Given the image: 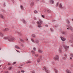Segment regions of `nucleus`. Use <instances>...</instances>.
I'll use <instances>...</instances> for the list:
<instances>
[{
    "mask_svg": "<svg viewBox=\"0 0 73 73\" xmlns=\"http://www.w3.org/2000/svg\"><path fill=\"white\" fill-rule=\"evenodd\" d=\"M61 39L62 41H64L66 40L65 38H63L62 37H61Z\"/></svg>",
    "mask_w": 73,
    "mask_h": 73,
    "instance_id": "nucleus-12",
    "label": "nucleus"
},
{
    "mask_svg": "<svg viewBox=\"0 0 73 73\" xmlns=\"http://www.w3.org/2000/svg\"><path fill=\"white\" fill-rule=\"evenodd\" d=\"M20 40L21 41H22V39H20Z\"/></svg>",
    "mask_w": 73,
    "mask_h": 73,
    "instance_id": "nucleus-52",
    "label": "nucleus"
},
{
    "mask_svg": "<svg viewBox=\"0 0 73 73\" xmlns=\"http://www.w3.org/2000/svg\"><path fill=\"white\" fill-rule=\"evenodd\" d=\"M36 1H39V0H36Z\"/></svg>",
    "mask_w": 73,
    "mask_h": 73,
    "instance_id": "nucleus-54",
    "label": "nucleus"
},
{
    "mask_svg": "<svg viewBox=\"0 0 73 73\" xmlns=\"http://www.w3.org/2000/svg\"><path fill=\"white\" fill-rule=\"evenodd\" d=\"M42 58V56L41 55H40V59H41Z\"/></svg>",
    "mask_w": 73,
    "mask_h": 73,
    "instance_id": "nucleus-31",
    "label": "nucleus"
},
{
    "mask_svg": "<svg viewBox=\"0 0 73 73\" xmlns=\"http://www.w3.org/2000/svg\"><path fill=\"white\" fill-rule=\"evenodd\" d=\"M8 73V72H5V73Z\"/></svg>",
    "mask_w": 73,
    "mask_h": 73,
    "instance_id": "nucleus-56",
    "label": "nucleus"
},
{
    "mask_svg": "<svg viewBox=\"0 0 73 73\" xmlns=\"http://www.w3.org/2000/svg\"><path fill=\"white\" fill-rule=\"evenodd\" d=\"M16 51H17V52H18V53L19 52V51L17 50Z\"/></svg>",
    "mask_w": 73,
    "mask_h": 73,
    "instance_id": "nucleus-51",
    "label": "nucleus"
},
{
    "mask_svg": "<svg viewBox=\"0 0 73 73\" xmlns=\"http://www.w3.org/2000/svg\"><path fill=\"white\" fill-rule=\"evenodd\" d=\"M20 72L19 71H18L17 73H20Z\"/></svg>",
    "mask_w": 73,
    "mask_h": 73,
    "instance_id": "nucleus-48",
    "label": "nucleus"
},
{
    "mask_svg": "<svg viewBox=\"0 0 73 73\" xmlns=\"http://www.w3.org/2000/svg\"><path fill=\"white\" fill-rule=\"evenodd\" d=\"M1 48H0V50H1Z\"/></svg>",
    "mask_w": 73,
    "mask_h": 73,
    "instance_id": "nucleus-59",
    "label": "nucleus"
},
{
    "mask_svg": "<svg viewBox=\"0 0 73 73\" xmlns=\"http://www.w3.org/2000/svg\"><path fill=\"white\" fill-rule=\"evenodd\" d=\"M35 56L36 57H38V54H35Z\"/></svg>",
    "mask_w": 73,
    "mask_h": 73,
    "instance_id": "nucleus-35",
    "label": "nucleus"
},
{
    "mask_svg": "<svg viewBox=\"0 0 73 73\" xmlns=\"http://www.w3.org/2000/svg\"><path fill=\"white\" fill-rule=\"evenodd\" d=\"M66 21H67V23H68V24L70 22L69 21V20H68V19Z\"/></svg>",
    "mask_w": 73,
    "mask_h": 73,
    "instance_id": "nucleus-25",
    "label": "nucleus"
},
{
    "mask_svg": "<svg viewBox=\"0 0 73 73\" xmlns=\"http://www.w3.org/2000/svg\"><path fill=\"white\" fill-rule=\"evenodd\" d=\"M58 5H59V3H57L56 4V6L57 7L58 6Z\"/></svg>",
    "mask_w": 73,
    "mask_h": 73,
    "instance_id": "nucleus-32",
    "label": "nucleus"
},
{
    "mask_svg": "<svg viewBox=\"0 0 73 73\" xmlns=\"http://www.w3.org/2000/svg\"><path fill=\"white\" fill-rule=\"evenodd\" d=\"M72 57H71L70 58V59H71H71H72V58H71Z\"/></svg>",
    "mask_w": 73,
    "mask_h": 73,
    "instance_id": "nucleus-53",
    "label": "nucleus"
},
{
    "mask_svg": "<svg viewBox=\"0 0 73 73\" xmlns=\"http://www.w3.org/2000/svg\"><path fill=\"white\" fill-rule=\"evenodd\" d=\"M69 28L70 29V30L71 31H73V28L72 27L70 26L69 27Z\"/></svg>",
    "mask_w": 73,
    "mask_h": 73,
    "instance_id": "nucleus-5",
    "label": "nucleus"
},
{
    "mask_svg": "<svg viewBox=\"0 0 73 73\" xmlns=\"http://www.w3.org/2000/svg\"><path fill=\"white\" fill-rule=\"evenodd\" d=\"M59 53H61L62 52V49H59Z\"/></svg>",
    "mask_w": 73,
    "mask_h": 73,
    "instance_id": "nucleus-20",
    "label": "nucleus"
},
{
    "mask_svg": "<svg viewBox=\"0 0 73 73\" xmlns=\"http://www.w3.org/2000/svg\"><path fill=\"white\" fill-rule=\"evenodd\" d=\"M12 1H13V0H12Z\"/></svg>",
    "mask_w": 73,
    "mask_h": 73,
    "instance_id": "nucleus-63",
    "label": "nucleus"
},
{
    "mask_svg": "<svg viewBox=\"0 0 73 73\" xmlns=\"http://www.w3.org/2000/svg\"><path fill=\"white\" fill-rule=\"evenodd\" d=\"M1 65H0V68L1 67Z\"/></svg>",
    "mask_w": 73,
    "mask_h": 73,
    "instance_id": "nucleus-61",
    "label": "nucleus"
},
{
    "mask_svg": "<svg viewBox=\"0 0 73 73\" xmlns=\"http://www.w3.org/2000/svg\"><path fill=\"white\" fill-rule=\"evenodd\" d=\"M8 30H9V29L7 28H6L4 30H3V31H4V32H5L6 31H8Z\"/></svg>",
    "mask_w": 73,
    "mask_h": 73,
    "instance_id": "nucleus-8",
    "label": "nucleus"
},
{
    "mask_svg": "<svg viewBox=\"0 0 73 73\" xmlns=\"http://www.w3.org/2000/svg\"><path fill=\"white\" fill-rule=\"evenodd\" d=\"M15 48H17V49H20V48H19V47H18V46H15Z\"/></svg>",
    "mask_w": 73,
    "mask_h": 73,
    "instance_id": "nucleus-17",
    "label": "nucleus"
},
{
    "mask_svg": "<svg viewBox=\"0 0 73 73\" xmlns=\"http://www.w3.org/2000/svg\"><path fill=\"white\" fill-rule=\"evenodd\" d=\"M31 40L34 43L36 42V43H39V41L38 40H35V41L32 38H31Z\"/></svg>",
    "mask_w": 73,
    "mask_h": 73,
    "instance_id": "nucleus-3",
    "label": "nucleus"
},
{
    "mask_svg": "<svg viewBox=\"0 0 73 73\" xmlns=\"http://www.w3.org/2000/svg\"><path fill=\"white\" fill-rule=\"evenodd\" d=\"M69 48V46H65V50H66V51H67V48L68 49Z\"/></svg>",
    "mask_w": 73,
    "mask_h": 73,
    "instance_id": "nucleus-14",
    "label": "nucleus"
},
{
    "mask_svg": "<svg viewBox=\"0 0 73 73\" xmlns=\"http://www.w3.org/2000/svg\"><path fill=\"white\" fill-rule=\"evenodd\" d=\"M57 25H56V26H55V27H57Z\"/></svg>",
    "mask_w": 73,
    "mask_h": 73,
    "instance_id": "nucleus-55",
    "label": "nucleus"
},
{
    "mask_svg": "<svg viewBox=\"0 0 73 73\" xmlns=\"http://www.w3.org/2000/svg\"><path fill=\"white\" fill-rule=\"evenodd\" d=\"M39 21H37V22H36V23H37L38 25H41L42 23V21L40 19L39 20Z\"/></svg>",
    "mask_w": 73,
    "mask_h": 73,
    "instance_id": "nucleus-4",
    "label": "nucleus"
},
{
    "mask_svg": "<svg viewBox=\"0 0 73 73\" xmlns=\"http://www.w3.org/2000/svg\"><path fill=\"white\" fill-rule=\"evenodd\" d=\"M72 46H73V45H72Z\"/></svg>",
    "mask_w": 73,
    "mask_h": 73,
    "instance_id": "nucleus-62",
    "label": "nucleus"
},
{
    "mask_svg": "<svg viewBox=\"0 0 73 73\" xmlns=\"http://www.w3.org/2000/svg\"><path fill=\"white\" fill-rule=\"evenodd\" d=\"M38 51L39 53H42L43 52V51L42 50H38Z\"/></svg>",
    "mask_w": 73,
    "mask_h": 73,
    "instance_id": "nucleus-16",
    "label": "nucleus"
},
{
    "mask_svg": "<svg viewBox=\"0 0 73 73\" xmlns=\"http://www.w3.org/2000/svg\"><path fill=\"white\" fill-rule=\"evenodd\" d=\"M65 33L64 32H63V33H62L63 34H64Z\"/></svg>",
    "mask_w": 73,
    "mask_h": 73,
    "instance_id": "nucleus-49",
    "label": "nucleus"
},
{
    "mask_svg": "<svg viewBox=\"0 0 73 73\" xmlns=\"http://www.w3.org/2000/svg\"><path fill=\"white\" fill-rule=\"evenodd\" d=\"M42 27V26L40 25H38V28H41Z\"/></svg>",
    "mask_w": 73,
    "mask_h": 73,
    "instance_id": "nucleus-27",
    "label": "nucleus"
},
{
    "mask_svg": "<svg viewBox=\"0 0 73 73\" xmlns=\"http://www.w3.org/2000/svg\"><path fill=\"white\" fill-rule=\"evenodd\" d=\"M32 53L33 54H35V52L34 51H32Z\"/></svg>",
    "mask_w": 73,
    "mask_h": 73,
    "instance_id": "nucleus-19",
    "label": "nucleus"
},
{
    "mask_svg": "<svg viewBox=\"0 0 73 73\" xmlns=\"http://www.w3.org/2000/svg\"><path fill=\"white\" fill-rule=\"evenodd\" d=\"M48 68L47 67H43V70H44L46 71V72H47V73L49 72V71L48 70H47Z\"/></svg>",
    "mask_w": 73,
    "mask_h": 73,
    "instance_id": "nucleus-2",
    "label": "nucleus"
},
{
    "mask_svg": "<svg viewBox=\"0 0 73 73\" xmlns=\"http://www.w3.org/2000/svg\"><path fill=\"white\" fill-rule=\"evenodd\" d=\"M54 70L55 73H58V71L56 69V68H54Z\"/></svg>",
    "mask_w": 73,
    "mask_h": 73,
    "instance_id": "nucleus-9",
    "label": "nucleus"
},
{
    "mask_svg": "<svg viewBox=\"0 0 73 73\" xmlns=\"http://www.w3.org/2000/svg\"><path fill=\"white\" fill-rule=\"evenodd\" d=\"M32 36L33 38L36 37L35 36L34 34H32Z\"/></svg>",
    "mask_w": 73,
    "mask_h": 73,
    "instance_id": "nucleus-22",
    "label": "nucleus"
},
{
    "mask_svg": "<svg viewBox=\"0 0 73 73\" xmlns=\"http://www.w3.org/2000/svg\"><path fill=\"white\" fill-rule=\"evenodd\" d=\"M18 34H19V35H20L21 36L22 34L21 33H18Z\"/></svg>",
    "mask_w": 73,
    "mask_h": 73,
    "instance_id": "nucleus-29",
    "label": "nucleus"
},
{
    "mask_svg": "<svg viewBox=\"0 0 73 73\" xmlns=\"http://www.w3.org/2000/svg\"><path fill=\"white\" fill-rule=\"evenodd\" d=\"M62 58L63 59H64V60H65L66 59V58L64 57L63 58Z\"/></svg>",
    "mask_w": 73,
    "mask_h": 73,
    "instance_id": "nucleus-28",
    "label": "nucleus"
},
{
    "mask_svg": "<svg viewBox=\"0 0 73 73\" xmlns=\"http://www.w3.org/2000/svg\"><path fill=\"white\" fill-rule=\"evenodd\" d=\"M21 9L22 10H24V7L22 5H21L20 6Z\"/></svg>",
    "mask_w": 73,
    "mask_h": 73,
    "instance_id": "nucleus-13",
    "label": "nucleus"
},
{
    "mask_svg": "<svg viewBox=\"0 0 73 73\" xmlns=\"http://www.w3.org/2000/svg\"><path fill=\"white\" fill-rule=\"evenodd\" d=\"M0 17H1V18H2V19H4V18H5V17H3L2 15H0Z\"/></svg>",
    "mask_w": 73,
    "mask_h": 73,
    "instance_id": "nucleus-18",
    "label": "nucleus"
},
{
    "mask_svg": "<svg viewBox=\"0 0 73 73\" xmlns=\"http://www.w3.org/2000/svg\"><path fill=\"white\" fill-rule=\"evenodd\" d=\"M0 35L1 36H3V35L1 32H0Z\"/></svg>",
    "mask_w": 73,
    "mask_h": 73,
    "instance_id": "nucleus-21",
    "label": "nucleus"
},
{
    "mask_svg": "<svg viewBox=\"0 0 73 73\" xmlns=\"http://www.w3.org/2000/svg\"><path fill=\"white\" fill-rule=\"evenodd\" d=\"M70 56L71 57H73V54H71Z\"/></svg>",
    "mask_w": 73,
    "mask_h": 73,
    "instance_id": "nucleus-26",
    "label": "nucleus"
},
{
    "mask_svg": "<svg viewBox=\"0 0 73 73\" xmlns=\"http://www.w3.org/2000/svg\"><path fill=\"white\" fill-rule=\"evenodd\" d=\"M47 12H48V13H50V11L49 10H47Z\"/></svg>",
    "mask_w": 73,
    "mask_h": 73,
    "instance_id": "nucleus-30",
    "label": "nucleus"
},
{
    "mask_svg": "<svg viewBox=\"0 0 73 73\" xmlns=\"http://www.w3.org/2000/svg\"><path fill=\"white\" fill-rule=\"evenodd\" d=\"M41 17H43V18H44V16L43 15H41Z\"/></svg>",
    "mask_w": 73,
    "mask_h": 73,
    "instance_id": "nucleus-44",
    "label": "nucleus"
},
{
    "mask_svg": "<svg viewBox=\"0 0 73 73\" xmlns=\"http://www.w3.org/2000/svg\"><path fill=\"white\" fill-rule=\"evenodd\" d=\"M68 29V30H69V29L68 28V29Z\"/></svg>",
    "mask_w": 73,
    "mask_h": 73,
    "instance_id": "nucleus-60",
    "label": "nucleus"
},
{
    "mask_svg": "<svg viewBox=\"0 0 73 73\" xmlns=\"http://www.w3.org/2000/svg\"><path fill=\"white\" fill-rule=\"evenodd\" d=\"M59 7H60L62 9V5L61 4H60V5H59Z\"/></svg>",
    "mask_w": 73,
    "mask_h": 73,
    "instance_id": "nucleus-15",
    "label": "nucleus"
},
{
    "mask_svg": "<svg viewBox=\"0 0 73 73\" xmlns=\"http://www.w3.org/2000/svg\"><path fill=\"white\" fill-rule=\"evenodd\" d=\"M12 67H9V68H8V70H11L12 69Z\"/></svg>",
    "mask_w": 73,
    "mask_h": 73,
    "instance_id": "nucleus-24",
    "label": "nucleus"
},
{
    "mask_svg": "<svg viewBox=\"0 0 73 73\" xmlns=\"http://www.w3.org/2000/svg\"><path fill=\"white\" fill-rule=\"evenodd\" d=\"M8 65H11V64H10V63H8Z\"/></svg>",
    "mask_w": 73,
    "mask_h": 73,
    "instance_id": "nucleus-50",
    "label": "nucleus"
},
{
    "mask_svg": "<svg viewBox=\"0 0 73 73\" xmlns=\"http://www.w3.org/2000/svg\"><path fill=\"white\" fill-rule=\"evenodd\" d=\"M40 61V59L39 58H38L37 59V62H39Z\"/></svg>",
    "mask_w": 73,
    "mask_h": 73,
    "instance_id": "nucleus-23",
    "label": "nucleus"
},
{
    "mask_svg": "<svg viewBox=\"0 0 73 73\" xmlns=\"http://www.w3.org/2000/svg\"><path fill=\"white\" fill-rule=\"evenodd\" d=\"M72 21H73V19H72Z\"/></svg>",
    "mask_w": 73,
    "mask_h": 73,
    "instance_id": "nucleus-58",
    "label": "nucleus"
},
{
    "mask_svg": "<svg viewBox=\"0 0 73 73\" xmlns=\"http://www.w3.org/2000/svg\"><path fill=\"white\" fill-rule=\"evenodd\" d=\"M64 56H65V57H66V58L67 57V55L66 54H65L64 55Z\"/></svg>",
    "mask_w": 73,
    "mask_h": 73,
    "instance_id": "nucleus-33",
    "label": "nucleus"
},
{
    "mask_svg": "<svg viewBox=\"0 0 73 73\" xmlns=\"http://www.w3.org/2000/svg\"><path fill=\"white\" fill-rule=\"evenodd\" d=\"M43 1V3L44 2V1Z\"/></svg>",
    "mask_w": 73,
    "mask_h": 73,
    "instance_id": "nucleus-57",
    "label": "nucleus"
},
{
    "mask_svg": "<svg viewBox=\"0 0 73 73\" xmlns=\"http://www.w3.org/2000/svg\"><path fill=\"white\" fill-rule=\"evenodd\" d=\"M37 12L36 11H35L34 12V13H36Z\"/></svg>",
    "mask_w": 73,
    "mask_h": 73,
    "instance_id": "nucleus-39",
    "label": "nucleus"
},
{
    "mask_svg": "<svg viewBox=\"0 0 73 73\" xmlns=\"http://www.w3.org/2000/svg\"><path fill=\"white\" fill-rule=\"evenodd\" d=\"M4 39H8V38L7 37H5L4 38Z\"/></svg>",
    "mask_w": 73,
    "mask_h": 73,
    "instance_id": "nucleus-43",
    "label": "nucleus"
},
{
    "mask_svg": "<svg viewBox=\"0 0 73 73\" xmlns=\"http://www.w3.org/2000/svg\"><path fill=\"white\" fill-rule=\"evenodd\" d=\"M20 1H21V0H20Z\"/></svg>",
    "mask_w": 73,
    "mask_h": 73,
    "instance_id": "nucleus-64",
    "label": "nucleus"
},
{
    "mask_svg": "<svg viewBox=\"0 0 73 73\" xmlns=\"http://www.w3.org/2000/svg\"><path fill=\"white\" fill-rule=\"evenodd\" d=\"M32 73H35V71H32Z\"/></svg>",
    "mask_w": 73,
    "mask_h": 73,
    "instance_id": "nucleus-36",
    "label": "nucleus"
},
{
    "mask_svg": "<svg viewBox=\"0 0 73 73\" xmlns=\"http://www.w3.org/2000/svg\"><path fill=\"white\" fill-rule=\"evenodd\" d=\"M50 29V30L51 31H52L53 29Z\"/></svg>",
    "mask_w": 73,
    "mask_h": 73,
    "instance_id": "nucleus-45",
    "label": "nucleus"
},
{
    "mask_svg": "<svg viewBox=\"0 0 73 73\" xmlns=\"http://www.w3.org/2000/svg\"><path fill=\"white\" fill-rule=\"evenodd\" d=\"M50 3L51 4H53V3H54V1L53 0H50Z\"/></svg>",
    "mask_w": 73,
    "mask_h": 73,
    "instance_id": "nucleus-11",
    "label": "nucleus"
},
{
    "mask_svg": "<svg viewBox=\"0 0 73 73\" xmlns=\"http://www.w3.org/2000/svg\"><path fill=\"white\" fill-rule=\"evenodd\" d=\"M14 64H16V62H14V63H13Z\"/></svg>",
    "mask_w": 73,
    "mask_h": 73,
    "instance_id": "nucleus-47",
    "label": "nucleus"
},
{
    "mask_svg": "<svg viewBox=\"0 0 73 73\" xmlns=\"http://www.w3.org/2000/svg\"><path fill=\"white\" fill-rule=\"evenodd\" d=\"M18 68H21V69L22 68V67H20V66H19V67H18Z\"/></svg>",
    "mask_w": 73,
    "mask_h": 73,
    "instance_id": "nucleus-41",
    "label": "nucleus"
},
{
    "mask_svg": "<svg viewBox=\"0 0 73 73\" xmlns=\"http://www.w3.org/2000/svg\"><path fill=\"white\" fill-rule=\"evenodd\" d=\"M34 5V2H32L31 3V6L33 7V6Z\"/></svg>",
    "mask_w": 73,
    "mask_h": 73,
    "instance_id": "nucleus-10",
    "label": "nucleus"
},
{
    "mask_svg": "<svg viewBox=\"0 0 73 73\" xmlns=\"http://www.w3.org/2000/svg\"><path fill=\"white\" fill-rule=\"evenodd\" d=\"M31 63V61H28V62H27V63Z\"/></svg>",
    "mask_w": 73,
    "mask_h": 73,
    "instance_id": "nucleus-40",
    "label": "nucleus"
},
{
    "mask_svg": "<svg viewBox=\"0 0 73 73\" xmlns=\"http://www.w3.org/2000/svg\"><path fill=\"white\" fill-rule=\"evenodd\" d=\"M59 56L58 55H56L55 56V57L54 58V59L55 60H59Z\"/></svg>",
    "mask_w": 73,
    "mask_h": 73,
    "instance_id": "nucleus-1",
    "label": "nucleus"
},
{
    "mask_svg": "<svg viewBox=\"0 0 73 73\" xmlns=\"http://www.w3.org/2000/svg\"><path fill=\"white\" fill-rule=\"evenodd\" d=\"M23 21L24 23H26V21H25L24 20H23Z\"/></svg>",
    "mask_w": 73,
    "mask_h": 73,
    "instance_id": "nucleus-37",
    "label": "nucleus"
},
{
    "mask_svg": "<svg viewBox=\"0 0 73 73\" xmlns=\"http://www.w3.org/2000/svg\"><path fill=\"white\" fill-rule=\"evenodd\" d=\"M33 50H34V51H35L36 50V48L35 47H34L33 48Z\"/></svg>",
    "mask_w": 73,
    "mask_h": 73,
    "instance_id": "nucleus-34",
    "label": "nucleus"
},
{
    "mask_svg": "<svg viewBox=\"0 0 73 73\" xmlns=\"http://www.w3.org/2000/svg\"><path fill=\"white\" fill-rule=\"evenodd\" d=\"M14 40V39L13 38H10L9 39H8V40H9V41H13V40Z\"/></svg>",
    "mask_w": 73,
    "mask_h": 73,
    "instance_id": "nucleus-6",
    "label": "nucleus"
},
{
    "mask_svg": "<svg viewBox=\"0 0 73 73\" xmlns=\"http://www.w3.org/2000/svg\"><path fill=\"white\" fill-rule=\"evenodd\" d=\"M21 72L22 73H24V72H25V71H24V70H21Z\"/></svg>",
    "mask_w": 73,
    "mask_h": 73,
    "instance_id": "nucleus-38",
    "label": "nucleus"
},
{
    "mask_svg": "<svg viewBox=\"0 0 73 73\" xmlns=\"http://www.w3.org/2000/svg\"><path fill=\"white\" fill-rule=\"evenodd\" d=\"M34 20H36V18L35 17H34Z\"/></svg>",
    "mask_w": 73,
    "mask_h": 73,
    "instance_id": "nucleus-42",
    "label": "nucleus"
},
{
    "mask_svg": "<svg viewBox=\"0 0 73 73\" xmlns=\"http://www.w3.org/2000/svg\"><path fill=\"white\" fill-rule=\"evenodd\" d=\"M46 27H48V25H46Z\"/></svg>",
    "mask_w": 73,
    "mask_h": 73,
    "instance_id": "nucleus-46",
    "label": "nucleus"
},
{
    "mask_svg": "<svg viewBox=\"0 0 73 73\" xmlns=\"http://www.w3.org/2000/svg\"><path fill=\"white\" fill-rule=\"evenodd\" d=\"M66 72L67 73H71V72L68 69H67L66 70Z\"/></svg>",
    "mask_w": 73,
    "mask_h": 73,
    "instance_id": "nucleus-7",
    "label": "nucleus"
}]
</instances>
